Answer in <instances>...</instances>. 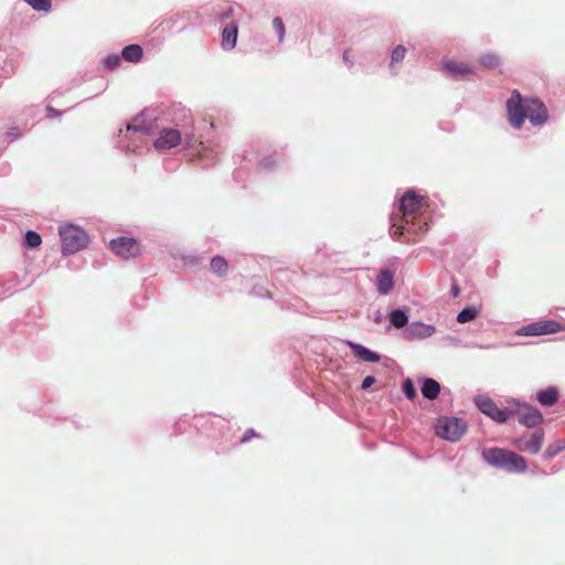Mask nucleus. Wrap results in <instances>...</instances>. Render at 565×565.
Returning a JSON list of instances; mask_svg holds the SVG:
<instances>
[{"instance_id": "nucleus-1", "label": "nucleus", "mask_w": 565, "mask_h": 565, "mask_svg": "<svg viewBox=\"0 0 565 565\" xmlns=\"http://www.w3.org/2000/svg\"><path fill=\"white\" fill-rule=\"evenodd\" d=\"M424 198L414 191H407L401 199V214L391 218V235L394 239L405 236L407 242L414 241L415 236L428 230L427 217L423 212Z\"/></svg>"}, {"instance_id": "nucleus-2", "label": "nucleus", "mask_w": 565, "mask_h": 565, "mask_svg": "<svg viewBox=\"0 0 565 565\" xmlns=\"http://www.w3.org/2000/svg\"><path fill=\"white\" fill-rule=\"evenodd\" d=\"M507 113L510 125L520 129L525 118L533 125H543L547 121V108L539 99L523 100L518 90H513L512 96L507 100Z\"/></svg>"}, {"instance_id": "nucleus-3", "label": "nucleus", "mask_w": 565, "mask_h": 565, "mask_svg": "<svg viewBox=\"0 0 565 565\" xmlns=\"http://www.w3.org/2000/svg\"><path fill=\"white\" fill-rule=\"evenodd\" d=\"M62 241V252L64 254H74L83 249L88 243V236L78 226L65 225L60 227Z\"/></svg>"}, {"instance_id": "nucleus-4", "label": "nucleus", "mask_w": 565, "mask_h": 565, "mask_svg": "<svg viewBox=\"0 0 565 565\" xmlns=\"http://www.w3.org/2000/svg\"><path fill=\"white\" fill-rule=\"evenodd\" d=\"M466 423L455 417H443L436 425V435L449 441L459 440L466 433Z\"/></svg>"}, {"instance_id": "nucleus-5", "label": "nucleus", "mask_w": 565, "mask_h": 565, "mask_svg": "<svg viewBox=\"0 0 565 565\" xmlns=\"http://www.w3.org/2000/svg\"><path fill=\"white\" fill-rule=\"evenodd\" d=\"M565 331V320L543 319L524 326L521 334L527 337L547 335Z\"/></svg>"}, {"instance_id": "nucleus-6", "label": "nucleus", "mask_w": 565, "mask_h": 565, "mask_svg": "<svg viewBox=\"0 0 565 565\" xmlns=\"http://www.w3.org/2000/svg\"><path fill=\"white\" fill-rule=\"evenodd\" d=\"M476 405L481 413L499 424L507 423L513 416L512 409L498 407V405L488 396L477 397Z\"/></svg>"}, {"instance_id": "nucleus-7", "label": "nucleus", "mask_w": 565, "mask_h": 565, "mask_svg": "<svg viewBox=\"0 0 565 565\" xmlns=\"http://www.w3.org/2000/svg\"><path fill=\"white\" fill-rule=\"evenodd\" d=\"M110 249L119 257L129 259L141 254L140 244L131 237H119L109 243Z\"/></svg>"}, {"instance_id": "nucleus-8", "label": "nucleus", "mask_w": 565, "mask_h": 565, "mask_svg": "<svg viewBox=\"0 0 565 565\" xmlns=\"http://www.w3.org/2000/svg\"><path fill=\"white\" fill-rule=\"evenodd\" d=\"M518 416L521 425L527 428H534L543 422L542 413L527 404H518L513 411V416Z\"/></svg>"}, {"instance_id": "nucleus-9", "label": "nucleus", "mask_w": 565, "mask_h": 565, "mask_svg": "<svg viewBox=\"0 0 565 565\" xmlns=\"http://www.w3.org/2000/svg\"><path fill=\"white\" fill-rule=\"evenodd\" d=\"M182 141L181 132L175 128H163L159 131L153 147L159 151L170 150L179 146Z\"/></svg>"}, {"instance_id": "nucleus-10", "label": "nucleus", "mask_w": 565, "mask_h": 565, "mask_svg": "<svg viewBox=\"0 0 565 565\" xmlns=\"http://www.w3.org/2000/svg\"><path fill=\"white\" fill-rule=\"evenodd\" d=\"M510 452L511 450L494 447L483 449L481 456L489 465L503 469Z\"/></svg>"}, {"instance_id": "nucleus-11", "label": "nucleus", "mask_w": 565, "mask_h": 565, "mask_svg": "<svg viewBox=\"0 0 565 565\" xmlns=\"http://www.w3.org/2000/svg\"><path fill=\"white\" fill-rule=\"evenodd\" d=\"M238 28L235 23L226 25L222 32V47L225 51H231L235 47L237 42Z\"/></svg>"}, {"instance_id": "nucleus-12", "label": "nucleus", "mask_w": 565, "mask_h": 565, "mask_svg": "<svg viewBox=\"0 0 565 565\" xmlns=\"http://www.w3.org/2000/svg\"><path fill=\"white\" fill-rule=\"evenodd\" d=\"M394 287L392 271L382 269L376 277V289L381 295L388 294Z\"/></svg>"}, {"instance_id": "nucleus-13", "label": "nucleus", "mask_w": 565, "mask_h": 565, "mask_svg": "<svg viewBox=\"0 0 565 565\" xmlns=\"http://www.w3.org/2000/svg\"><path fill=\"white\" fill-rule=\"evenodd\" d=\"M526 468L527 463L525 458L514 451L510 452L507 459V466L503 467V469L509 472H524Z\"/></svg>"}, {"instance_id": "nucleus-14", "label": "nucleus", "mask_w": 565, "mask_h": 565, "mask_svg": "<svg viewBox=\"0 0 565 565\" xmlns=\"http://www.w3.org/2000/svg\"><path fill=\"white\" fill-rule=\"evenodd\" d=\"M127 131L140 132L142 135L152 134V125L147 122L146 116L140 114L134 120L127 125Z\"/></svg>"}, {"instance_id": "nucleus-15", "label": "nucleus", "mask_w": 565, "mask_h": 565, "mask_svg": "<svg viewBox=\"0 0 565 565\" xmlns=\"http://www.w3.org/2000/svg\"><path fill=\"white\" fill-rule=\"evenodd\" d=\"M544 441V433L543 430H537L531 435V437L523 443L521 446L522 450L530 451L532 454H537Z\"/></svg>"}, {"instance_id": "nucleus-16", "label": "nucleus", "mask_w": 565, "mask_h": 565, "mask_svg": "<svg viewBox=\"0 0 565 565\" xmlns=\"http://www.w3.org/2000/svg\"><path fill=\"white\" fill-rule=\"evenodd\" d=\"M350 347L353 350L354 355L363 361L376 363L381 360V356L377 353L361 344L350 343Z\"/></svg>"}, {"instance_id": "nucleus-17", "label": "nucleus", "mask_w": 565, "mask_h": 565, "mask_svg": "<svg viewBox=\"0 0 565 565\" xmlns=\"http://www.w3.org/2000/svg\"><path fill=\"white\" fill-rule=\"evenodd\" d=\"M440 393V385L434 379H426L422 386V394L427 399L434 401Z\"/></svg>"}, {"instance_id": "nucleus-18", "label": "nucleus", "mask_w": 565, "mask_h": 565, "mask_svg": "<svg viewBox=\"0 0 565 565\" xmlns=\"http://www.w3.org/2000/svg\"><path fill=\"white\" fill-rule=\"evenodd\" d=\"M443 68H444V71L450 73L454 76L466 75V74L472 73V68L461 62H454V61L446 62L444 64Z\"/></svg>"}, {"instance_id": "nucleus-19", "label": "nucleus", "mask_w": 565, "mask_h": 565, "mask_svg": "<svg viewBox=\"0 0 565 565\" xmlns=\"http://www.w3.org/2000/svg\"><path fill=\"white\" fill-rule=\"evenodd\" d=\"M536 398L544 406H553L558 399V392L554 387H548L537 392Z\"/></svg>"}, {"instance_id": "nucleus-20", "label": "nucleus", "mask_w": 565, "mask_h": 565, "mask_svg": "<svg viewBox=\"0 0 565 565\" xmlns=\"http://www.w3.org/2000/svg\"><path fill=\"white\" fill-rule=\"evenodd\" d=\"M143 51L140 45L138 44H131L126 46L122 52L121 56L129 62L137 63L142 58Z\"/></svg>"}, {"instance_id": "nucleus-21", "label": "nucleus", "mask_w": 565, "mask_h": 565, "mask_svg": "<svg viewBox=\"0 0 565 565\" xmlns=\"http://www.w3.org/2000/svg\"><path fill=\"white\" fill-rule=\"evenodd\" d=\"M479 315H480V309H478L476 307H467L458 313L457 321L459 323L470 322V321L475 320Z\"/></svg>"}, {"instance_id": "nucleus-22", "label": "nucleus", "mask_w": 565, "mask_h": 565, "mask_svg": "<svg viewBox=\"0 0 565 565\" xmlns=\"http://www.w3.org/2000/svg\"><path fill=\"white\" fill-rule=\"evenodd\" d=\"M210 265H211L212 270L220 276H224L228 269V264H227L226 259L222 256H214L211 259Z\"/></svg>"}, {"instance_id": "nucleus-23", "label": "nucleus", "mask_w": 565, "mask_h": 565, "mask_svg": "<svg viewBox=\"0 0 565 565\" xmlns=\"http://www.w3.org/2000/svg\"><path fill=\"white\" fill-rule=\"evenodd\" d=\"M390 321L395 328L399 329L407 324L408 318L404 311L396 309L391 312Z\"/></svg>"}, {"instance_id": "nucleus-24", "label": "nucleus", "mask_w": 565, "mask_h": 565, "mask_svg": "<svg viewBox=\"0 0 565 565\" xmlns=\"http://www.w3.org/2000/svg\"><path fill=\"white\" fill-rule=\"evenodd\" d=\"M479 62L482 66L494 70L500 65V57L494 53H486L480 56Z\"/></svg>"}, {"instance_id": "nucleus-25", "label": "nucleus", "mask_w": 565, "mask_h": 565, "mask_svg": "<svg viewBox=\"0 0 565 565\" xmlns=\"http://www.w3.org/2000/svg\"><path fill=\"white\" fill-rule=\"evenodd\" d=\"M563 450H565V440H556L546 447L545 456L547 458H553Z\"/></svg>"}, {"instance_id": "nucleus-26", "label": "nucleus", "mask_w": 565, "mask_h": 565, "mask_svg": "<svg viewBox=\"0 0 565 565\" xmlns=\"http://www.w3.org/2000/svg\"><path fill=\"white\" fill-rule=\"evenodd\" d=\"M42 243L41 235L34 231H28L25 234V244L30 248H38Z\"/></svg>"}, {"instance_id": "nucleus-27", "label": "nucleus", "mask_w": 565, "mask_h": 565, "mask_svg": "<svg viewBox=\"0 0 565 565\" xmlns=\"http://www.w3.org/2000/svg\"><path fill=\"white\" fill-rule=\"evenodd\" d=\"M33 9L39 11H49L51 9V0H24Z\"/></svg>"}, {"instance_id": "nucleus-28", "label": "nucleus", "mask_w": 565, "mask_h": 565, "mask_svg": "<svg viewBox=\"0 0 565 565\" xmlns=\"http://www.w3.org/2000/svg\"><path fill=\"white\" fill-rule=\"evenodd\" d=\"M405 54H406V49L403 45H397L392 52L391 67H393V65L395 63L403 61V58L405 57Z\"/></svg>"}, {"instance_id": "nucleus-29", "label": "nucleus", "mask_w": 565, "mask_h": 565, "mask_svg": "<svg viewBox=\"0 0 565 565\" xmlns=\"http://www.w3.org/2000/svg\"><path fill=\"white\" fill-rule=\"evenodd\" d=\"M402 390L408 399H414L416 397V390L412 380H405L402 385Z\"/></svg>"}, {"instance_id": "nucleus-30", "label": "nucleus", "mask_w": 565, "mask_h": 565, "mask_svg": "<svg viewBox=\"0 0 565 565\" xmlns=\"http://www.w3.org/2000/svg\"><path fill=\"white\" fill-rule=\"evenodd\" d=\"M273 28L277 32L279 42H281L285 38V25L281 18L277 17L273 20Z\"/></svg>"}, {"instance_id": "nucleus-31", "label": "nucleus", "mask_w": 565, "mask_h": 565, "mask_svg": "<svg viewBox=\"0 0 565 565\" xmlns=\"http://www.w3.org/2000/svg\"><path fill=\"white\" fill-rule=\"evenodd\" d=\"M105 63L106 65L109 67V68H115L116 66L119 65L120 63V57L117 56V55H110V56H107L106 60H105Z\"/></svg>"}, {"instance_id": "nucleus-32", "label": "nucleus", "mask_w": 565, "mask_h": 565, "mask_svg": "<svg viewBox=\"0 0 565 565\" xmlns=\"http://www.w3.org/2000/svg\"><path fill=\"white\" fill-rule=\"evenodd\" d=\"M275 163L276 161L271 157H268L264 158L259 164L264 170H269L275 166Z\"/></svg>"}, {"instance_id": "nucleus-33", "label": "nucleus", "mask_w": 565, "mask_h": 565, "mask_svg": "<svg viewBox=\"0 0 565 565\" xmlns=\"http://www.w3.org/2000/svg\"><path fill=\"white\" fill-rule=\"evenodd\" d=\"M374 383H375L374 376H371V375L366 376L362 382L361 388L366 390V388L371 387Z\"/></svg>"}, {"instance_id": "nucleus-34", "label": "nucleus", "mask_w": 565, "mask_h": 565, "mask_svg": "<svg viewBox=\"0 0 565 565\" xmlns=\"http://www.w3.org/2000/svg\"><path fill=\"white\" fill-rule=\"evenodd\" d=\"M46 114H47V117L55 118V117H58L61 115V111L57 110L56 108L52 107V106H47L46 107Z\"/></svg>"}, {"instance_id": "nucleus-35", "label": "nucleus", "mask_w": 565, "mask_h": 565, "mask_svg": "<svg viewBox=\"0 0 565 565\" xmlns=\"http://www.w3.org/2000/svg\"><path fill=\"white\" fill-rule=\"evenodd\" d=\"M254 436H256L254 430H252V429L247 430L241 441L242 443H247Z\"/></svg>"}, {"instance_id": "nucleus-36", "label": "nucleus", "mask_w": 565, "mask_h": 565, "mask_svg": "<svg viewBox=\"0 0 565 565\" xmlns=\"http://www.w3.org/2000/svg\"><path fill=\"white\" fill-rule=\"evenodd\" d=\"M343 61L349 65V67L353 66V62L350 60L348 51L343 53Z\"/></svg>"}, {"instance_id": "nucleus-37", "label": "nucleus", "mask_w": 565, "mask_h": 565, "mask_svg": "<svg viewBox=\"0 0 565 565\" xmlns=\"http://www.w3.org/2000/svg\"><path fill=\"white\" fill-rule=\"evenodd\" d=\"M459 292H460V289L458 286H452L451 288V294H452V297H458L459 296Z\"/></svg>"}, {"instance_id": "nucleus-38", "label": "nucleus", "mask_w": 565, "mask_h": 565, "mask_svg": "<svg viewBox=\"0 0 565 565\" xmlns=\"http://www.w3.org/2000/svg\"><path fill=\"white\" fill-rule=\"evenodd\" d=\"M416 327H419V328H425V326L423 323H417L415 324Z\"/></svg>"}]
</instances>
